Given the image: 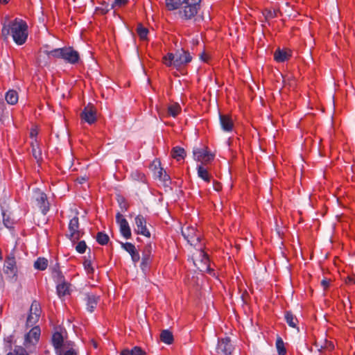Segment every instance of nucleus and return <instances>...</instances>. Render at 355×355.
Segmentation results:
<instances>
[{
	"label": "nucleus",
	"mask_w": 355,
	"mask_h": 355,
	"mask_svg": "<svg viewBox=\"0 0 355 355\" xmlns=\"http://www.w3.org/2000/svg\"><path fill=\"white\" fill-rule=\"evenodd\" d=\"M1 37L3 40H7L10 36L17 45H22L26 42L28 25L24 20L20 18L9 19L6 17L1 21Z\"/></svg>",
	"instance_id": "1"
},
{
	"label": "nucleus",
	"mask_w": 355,
	"mask_h": 355,
	"mask_svg": "<svg viewBox=\"0 0 355 355\" xmlns=\"http://www.w3.org/2000/svg\"><path fill=\"white\" fill-rule=\"evenodd\" d=\"M49 57L62 58L68 63L74 64L79 60V53L71 47L55 49L46 51Z\"/></svg>",
	"instance_id": "2"
},
{
	"label": "nucleus",
	"mask_w": 355,
	"mask_h": 355,
	"mask_svg": "<svg viewBox=\"0 0 355 355\" xmlns=\"http://www.w3.org/2000/svg\"><path fill=\"white\" fill-rule=\"evenodd\" d=\"M192 60L190 53L184 50L178 51L175 53H169L164 57V63L168 66L173 65L176 68L180 67Z\"/></svg>",
	"instance_id": "3"
},
{
	"label": "nucleus",
	"mask_w": 355,
	"mask_h": 355,
	"mask_svg": "<svg viewBox=\"0 0 355 355\" xmlns=\"http://www.w3.org/2000/svg\"><path fill=\"white\" fill-rule=\"evenodd\" d=\"M200 0H187L184 3L179 15L184 19H191L198 13L200 8Z\"/></svg>",
	"instance_id": "4"
},
{
	"label": "nucleus",
	"mask_w": 355,
	"mask_h": 355,
	"mask_svg": "<svg viewBox=\"0 0 355 355\" xmlns=\"http://www.w3.org/2000/svg\"><path fill=\"white\" fill-rule=\"evenodd\" d=\"M192 259L193 264L201 272H210L209 257L207 254L202 250L201 247L197 250V253L193 255Z\"/></svg>",
	"instance_id": "5"
},
{
	"label": "nucleus",
	"mask_w": 355,
	"mask_h": 355,
	"mask_svg": "<svg viewBox=\"0 0 355 355\" xmlns=\"http://www.w3.org/2000/svg\"><path fill=\"white\" fill-rule=\"evenodd\" d=\"M182 234L184 239L192 246L196 247L200 242V234L193 225L186 224L182 227Z\"/></svg>",
	"instance_id": "6"
},
{
	"label": "nucleus",
	"mask_w": 355,
	"mask_h": 355,
	"mask_svg": "<svg viewBox=\"0 0 355 355\" xmlns=\"http://www.w3.org/2000/svg\"><path fill=\"white\" fill-rule=\"evenodd\" d=\"M193 158L202 164H207L214 158V155L208 150L207 147L194 148L193 150Z\"/></svg>",
	"instance_id": "7"
},
{
	"label": "nucleus",
	"mask_w": 355,
	"mask_h": 355,
	"mask_svg": "<svg viewBox=\"0 0 355 355\" xmlns=\"http://www.w3.org/2000/svg\"><path fill=\"white\" fill-rule=\"evenodd\" d=\"M232 351L233 346L230 338H218L214 355H231Z\"/></svg>",
	"instance_id": "8"
},
{
	"label": "nucleus",
	"mask_w": 355,
	"mask_h": 355,
	"mask_svg": "<svg viewBox=\"0 0 355 355\" xmlns=\"http://www.w3.org/2000/svg\"><path fill=\"white\" fill-rule=\"evenodd\" d=\"M41 314V307L37 301H33L30 308V313L27 318L26 325L34 326L38 321Z\"/></svg>",
	"instance_id": "9"
},
{
	"label": "nucleus",
	"mask_w": 355,
	"mask_h": 355,
	"mask_svg": "<svg viewBox=\"0 0 355 355\" xmlns=\"http://www.w3.org/2000/svg\"><path fill=\"white\" fill-rule=\"evenodd\" d=\"M3 271L10 277H13L17 275V267L13 253L7 256L3 266Z\"/></svg>",
	"instance_id": "10"
},
{
	"label": "nucleus",
	"mask_w": 355,
	"mask_h": 355,
	"mask_svg": "<svg viewBox=\"0 0 355 355\" xmlns=\"http://www.w3.org/2000/svg\"><path fill=\"white\" fill-rule=\"evenodd\" d=\"M135 223L136 226L135 227V232L137 234H141L148 238L150 236V231L146 227V220L143 216H137L135 218Z\"/></svg>",
	"instance_id": "11"
},
{
	"label": "nucleus",
	"mask_w": 355,
	"mask_h": 355,
	"mask_svg": "<svg viewBox=\"0 0 355 355\" xmlns=\"http://www.w3.org/2000/svg\"><path fill=\"white\" fill-rule=\"evenodd\" d=\"M116 220L117 224L119 225V230L121 235L126 239H130L131 230L127 220L123 218L122 214L118 213L116 216Z\"/></svg>",
	"instance_id": "12"
},
{
	"label": "nucleus",
	"mask_w": 355,
	"mask_h": 355,
	"mask_svg": "<svg viewBox=\"0 0 355 355\" xmlns=\"http://www.w3.org/2000/svg\"><path fill=\"white\" fill-rule=\"evenodd\" d=\"M40 328L38 326L33 327L25 336V345L28 347L30 345H35L39 341L40 337Z\"/></svg>",
	"instance_id": "13"
},
{
	"label": "nucleus",
	"mask_w": 355,
	"mask_h": 355,
	"mask_svg": "<svg viewBox=\"0 0 355 355\" xmlns=\"http://www.w3.org/2000/svg\"><path fill=\"white\" fill-rule=\"evenodd\" d=\"M69 236L71 241H78L81 234L79 231V222L78 218L75 216L72 218L69 223Z\"/></svg>",
	"instance_id": "14"
},
{
	"label": "nucleus",
	"mask_w": 355,
	"mask_h": 355,
	"mask_svg": "<svg viewBox=\"0 0 355 355\" xmlns=\"http://www.w3.org/2000/svg\"><path fill=\"white\" fill-rule=\"evenodd\" d=\"M81 118L89 124L94 123L96 120V110L92 105L86 106L81 113Z\"/></svg>",
	"instance_id": "15"
},
{
	"label": "nucleus",
	"mask_w": 355,
	"mask_h": 355,
	"mask_svg": "<svg viewBox=\"0 0 355 355\" xmlns=\"http://www.w3.org/2000/svg\"><path fill=\"white\" fill-rule=\"evenodd\" d=\"M154 169V176L156 178H158L161 182L167 184L170 182V178L167 175L166 172L164 170L163 168L160 166V162L159 161H155L153 162Z\"/></svg>",
	"instance_id": "16"
},
{
	"label": "nucleus",
	"mask_w": 355,
	"mask_h": 355,
	"mask_svg": "<svg viewBox=\"0 0 355 355\" xmlns=\"http://www.w3.org/2000/svg\"><path fill=\"white\" fill-rule=\"evenodd\" d=\"M122 248L128 252L132 258V261L136 263L139 261L140 256L135 246L131 243H121Z\"/></svg>",
	"instance_id": "17"
},
{
	"label": "nucleus",
	"mask_w": 355,
	"mask_h": 355,
	"mask_svg": "<svg viewBox=\"0 0 355 355\" xmlns=\"http://www.w3.org/2000/svg\"><path fill=\"white\" fill-rule=\"evenodd\" d=\"M220 123L223 131L231 132L233 130L234 123L232 118L229 115L220 114Z\"/></svg>",
	"instance_id": "18"
},
{
	"label": "nucleus",
	"mask_w": 355,
	"mask_h": 355,
	"mask_svg": "<svg viewBox=\"0 0 355 355\" xmlns=\"http://www.w3.org/2000/svg\"><path fill=\"white\" fill-rule=\"evenodd\" d=\"M291 55L289 51L285 49H277L274 53V59L277 62H284L291 58Z\"/></svg>",
	"instance_id": "19"
},
{
	"label": "nucleus",
	"mask_w": 355,
	"mask_h": 355,
	"mask_svg": "<svg viewBox=\"0 0 355 355\" xmlns=\"http://www.w3.org/2000/svg\"><path fill=\"white\" fill-rule=\"evenodd\" d=\"M37 205L44 214L49 211V203L47 202L46 196L44 193H40L37 198Z\"/></svg>",
	"instance_id": "20"
},
{
	"label": "nucleus",
	"mask_w": 355,
	"mask_h": 355,
	"mask_svg": "<svg viewBox=\"0 0 355 355\" xmlns=\"http://www.w3.org/2000/svg\"><path fill=\"white\" fill-rule=\"evenodd\" d=\"M99 300V297L94 295H88L87 296V310L92 313L96 309Z\"/></svg>",
	"instance_id": "21"
},
{
	"label": "nucleus",
	"mask_w": 355,
	"mask_h": 355,
	"mask_svg": "<svg viewBox=\"0 0 355 355\" xmlns=\"http://www.w3.org/2000/svg\"><path fill=\"white\" fill-rule=\"evenodd\" d=\"M198 176L206 182H210L211 176L208 170L202 165L197 166Z\"/></svg>",
	"instance_id": "22"
},
{
	"label": "nucleus",
	"mask_w": 355,
	"mask_h": 355,
	"mask_svg": "<svg viewBox=\"0 0 355 355\" xmlns=\"http://www.w3.org/2000/svg\"><path fill=\"white\" fill-rule=\"evenodd\" d=\"M5 98L8 104L15 105L19 100L18 93L14 89H10L6 92Z\"/></svg>",
	"instance_id": "23"
},
{
	"label": "nucleus",
	"mask_w": 355,
	"mask_h": 355,
	"mask_svg": "<svg viewBox=\"0 0 355 355\" xmlns=\"http://www.w3.org/2000/svg\"><path fill=\"white\" fill-rule=\"evenodd\" d=\"M71 285L68 283L63 282L57 286V293L59 297L65 296L70 293Z\"/></svg>",
	"instance_id": "24"
},
{
	"label": "nucleus",
	"mask_w": 355,
	"mask_h": 355,
	"mask_svg": "<svg viewBox=\"0 0 355 355\" xmlns=\"http://www.w3.org/2000/svg\"><path fill=\"white\" fill-rule=\"evenodd\" d=\"M52 343L56 350H61L63 343V337L60 332H55L53 334Z\"/></svg>",
	"instance_id": "25"
},
{
	"label": "nucleus",
	"mask_w": 355,
	"mask_h": 355,
	"mask_svg": "<svg viewBox=\"0 0 355 355\" xmlns=\"http://www.w3.org/2000/svg\"><path fill=\"white\" fill-rule=\"evenodd\" d=\"M121 355H146V352L139 347H134L132 349H124L121 352Z\"/></svg>",
	"instance_id": "26"
},
{
	"label": "nucleus",
	"mask_w": 355,
	"mask_h": 355,
	"mask_svg": "<svg viewBox=\"0 0 355 355\" xmlns=\"http://www.w3.org/2000/svg\"><path fill=\"white\" fill-rule=\"evenodd\" d=\"M285 320L291 327L297 328L298 320L291 311H286L285 313Z\"/></svg>",
	"instance_id": "27"
},
{
	"label": "nucleus",
	"mask_w": 355,
	"mask_h": 355,
	"mask_svg": "<svg viewBox=\"0 0 355 355\" xmlns=\"http://www.w3.org/2000/svg\"><path fill=\"white\" fill-rule=\"evenodd\" d=\"M160 340L165 344L170 345L173 341V334L168 329L163 330L160 334Z\"/></svg>",
	"instance_id": "28"
},
{
	"label": "nucleus",
	"mask_w": 355,
	"mask_h": 355,
	"mask_svg": "<svg viewBox=\"0 0 355 355\" xmlns=\"http://www.w3.org/2000/svg\"><path fill=\"white\" fill-rule=\"evenodd\" d=\"M180 111V105L177 103H171L168 107V114L173 117L177 116Z\"/></svg>",
	"instance_id": "29"
},
{
	"label": "nucleus",
	"mask_w": 355,
	"mask_h": 355,
	"mask_svg": "<svg viewBox=\"0 0 355 355\" xmlns=\"http://www.w3.org/2000/svg\"><path fill=\"white\" fill-rule=\"evenodd\" d=\"M275 345L279 355L286 354V349L285 347L284 343L281 337L277 338Z\"/></svg>",
	"instance_id": "30"
},
{
	"label": "nucleus",
	"mask_w": 355,
	"mask_h": 355,
	"mask_svg": "<svg viewBox=\"0 0 355 355\" xmlns=\"http://www.w3.org/2000/svg\"><path fill=\"white\" fill-rule=\"evenodd\" d=\"M185 156V151L184 148L176 146L172 150V157L177 160L183 159Z\"/></svg>",
	"instance_id": "31"
},
{
	"label": "nucleus",
	"mask_w": 355,
	"mask_h": 355,
	"mask_svg": "<svg viewBox=\"0 0 355 355\" xmlns=\"http://www.w3.org/2000/svg\"><path fill=\"white\" fill-rule=\"evenodd\" d=\"M48 266V260L45 258L40 257L38 258L34 263L35 268L44 270L47 268Z\"/></svg>",
	"instance_id": "32"
},
{
	"label": "nucleus",
	"mask_w": 355,
	"mask_h": 355,
	"mask_svg": "<svg viewBox=\"0 0 355 355\" xmlns=\"http://www.w3.org/2000/svg\"><path fill=\"white\" fill-rule=\"evenodd\" d=\"M96 241L100 245H106L109 241V236L103 232H98L96 235Z\"/></svg>",
	"instance_id": "33"
},
{
	"label": "nucleus",
	"mask_w": 355,
	"mask_h": 355,
	"mask_svg": "<svg viewBox=\"0 0 355 355\" xmlns=\"http://www.w3.org/2000/svg\"><path fill=\"white\" fill-rule=\"evenodd\" d=\"M148 33V30L146 28L141 25L137 27V33L141 40H146L147 37Z\"/></svg>",
	"instance_id": "34"
},
{
	"label": "nucleus",
	"mask_w": 355,
	"mask_h": 355,
	"mask_svg": "<svg viewBox=\"0 0 355 355\" xmlns=\"http://www.w3.org/2000/svg\"><path fill=\"white\" fill-rule=\"evenodd\" d=\"M87 249V245L85 241H82L78 243V244L76 246V250L80 254H83L85 252Z\"/></svg>",
	"instance_id": "35"
},
{
	"label": "nucleus",
	"mask_w": 355,
	"mask_h": 355,
	"mask_svg": "<svg viewBox=\"0 0 355 355\" xmlns=\"http://www.w3.org/2000/svg\"><path fill=\"white\" fill-rule=\"evenodd\" d=\"M83 266H84V268H85V271L88 274L93 273L94 268L92 267V262L90 260H87V259L85 260V261L83 263Z\"/></svg>",
	"instance_id": "36"
},
{
	"label": "nucleus",
	"mask_w": 355,
	"mask_h": 355,
	"mask_svg": "<svg viewBox=\"0 0 355 355\" xmlns=\"http://www.w3.org/2000/svg\"><path fill=\"white\" fill-rule=\"evenodd\" d=\"M128 2V0H114V1L111 5V8H114L115 7H121L125 5Z\"/></svg>",
	"instance_id": "37"
},
{
	"label": "nucleus",
	"mask_w": 355,
	"mask_h": 355,
	"mask_svg": "<svg viewBox=\"0 0 355 355\" xmlns=\"http://www.w3.org/2000/svg\"><path fill=\"white\" fill-rule=\"evenodd\" d=\"M150 263V257H144L142 258V261H141V268L143 270H145L148 266V264Z\"/></svg>",
	"instance_id": "38"
},
{
	"label": "nucleus",
	"mask_w": 355,
	"mask_h": 355,
	"mask_svg": "<svg viewBox=\"0 0 355 355\" xmlns=\"http://www.w3.org/2000/svg\"><path fill=\"white\" fill-rule=\"evenodd\" d=\"M59 355H77V353L73 348H71L67 350H60Z\"/></svg>",
	"instance_id": "39"
},
{
	"label": "nucleus",
	"mask_w": 355,
	"mask_h": 355,
	"mask_svg": "<svg viewBox=\"0 0 355 355\" xmlns=\"http://www.w3.org/2000/svg\"><path fill=\"white\" fill-rule=\"evenodd\" d=\"M15 355H28L26 350L20 346L16 347L15 349Z\"/></svg>",
	"instance_id": "40"
},
{
	"label": "nucleus",
	"mask_w": 355,
	"mask_h": 355,
	"mask_svg": "<svg viewBox=\"0 0 355 355\" xmlns=\"http://www.w3.org/2000/svg\"><path fill=\"white\" fill-rule=\"evenodd\" d=\"M3 223L5 226L8 228H10L12 225V222L9 220L8 218H6V214L4 212H3Z\"/></svg>",
	"instance_id": "41"
},
{
	"label": "nucleus",
	"mask_w": 355,
	"mask_h": 355,
	"mask_svg": "<svg viewBox=\"0 0 355 355\" xmlns=\"http://www.w3.org/2000/svg\"><path fill=\"white\" fill-rule=\"evenodd\" d=\"M321 284L323 286V288L326 289L329 286V281L327 280V279H324L322 280Z\"/></svg>",
	"instance_id": "42"
},
{
	"label": "nucleus",
	"mask_w": 355,
	"mask_h": 355,
	"mask_svg": "<svg viewBox=\"0 0 355 355\" xmlns=\"http://www.w3.org/2000/svg\"><path fill=\"white\" fill-rule=\"evenodd\" d=\"M33 156L35 157V159H38L39 158H40V151H37L34 148H33Z\"/></svg>",
	"instance_id": "43"
},
{
	"label": "nucleus",
	"mask_w": 355,
	"mask_h": 355,
	"mask_svg": "<svg viewBox=\"0 0 355 355\" xmlns=\"http://www.w3.org/2000/svg\"><path fill=\"white\" fill-rule=\"evenodd\" d=\"M200 59L204 62H207L208 56L205 53H203L200 55Z\"/></svg>",
	"instance_id": "44"
},
{
	"label": "nucleus",
	"mask_w": 355,
	"mask_h": 355,
	"mask_svg": "<svg viewBox=\"0 0 355 355\" xmlns=\"http://www.w3.org/2000/svg\"><path fill=\"white\" fill-rule=\"evenodd\" d=\"M36 135H37V132H36V130H32L31 131V136L32 137H35V136H36Z\"/></svg>",
	"instance_id": "45"
},
{
	"label": "nucleus",
	"mask_w": 355,
	"mask_h": 355,
	"mask_svg": "<svg viewBox=\"0 0 355 355\" xmlns=\"http://www.w3.org/2000/svg\"><path fill=\"white\" fill-rule=\"evenodd\" d=\"M348 283L355 284V280H354L352 278L348 277Z\"/></svg>",
	"instance_id": "46"
},
{
	"label": "nucleus",
	"mask_w": 355,
	"mask_h": 355,
	"mask_svg": "<svg viewBox=\"0 0 355 355\" xmlns=\"http://www.w3.org/2000/svg\"><path fill=\"white\" fill-rule=\"evenodd\" d=\"M10 0H0L1 3L6 4L9 2Z\"/></svg>",
	"instance_id": "47"
},
{
	"label": "nucleus",
	"mask_w": 355,
	"mask_h": 355,
	"mask_svg": "<svg viewBox=\"0 0 355 355\" xmlns=\"http://www.w3.org/2000/svg\"><path fill=\"white\" fill-rule=\"evenodd\" d=\"M220 186L218 184L214 187V189L216 191H218L220 189Z\"/></svg>",
	"instance_id": "48"
},
{
	"label": "nucleus",
	"mask_w": 355,
	"mask_h": 355,
	"mask_svg": "<svg viewBox=\"0 0 355 355\" xmlns=\"http://www.w3.org/2000/svg\"><path fill=\"white\" fill-rule=\"evenodd\" d=\"M108 10H109V8H106L105 10L103 9V13H106L107 12H108Z\"/></svg>",
	"instance_id": "49"
},
{
	"label": "nucleus",
	"mask_w": 355,
	"mask_h": 355,
	"mask_svg": "<svg viewBox=\"0 0 355 355\" xmlns=\"http://www.w3.org/2000/svg\"><path fill=\"white\" fill-rule=\"evenodd\" d=\"M93 345H94V347L95 348H96V347H97V345H96V343L95 342H93Z\"/></svg>",
	"instance_id": "50"
},
{
	"label": "nucleus",
	"mask_w": 355,
	"mask_h": 355,
	"mask_svg": "<svg viewBox=\"0 0 355 355\" xmlns=\"http://www.w3.org/2000/svg\"><path fill=\"white\" fill-rule=\"evenodd\" d=\"M330 347H331V349H332L334 347V345L330 344Z\"/></svg>",
	"instance_id": "51"
},
{
	"label": "nucleus",
	"mask_w": 355,
	"mask_h": 355,
	"mask_svg": "<svg viewBox=\"0 0 355 355\" xmlns=\"http://www.w3.org/2000/svg\"><path fill=\"white\" fill-rule=\"evenodd\" d=\"M7 355H13V354L11 352H10Z\"/></svg>",
	"instance_id": "52"
}]
</instances>
